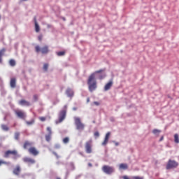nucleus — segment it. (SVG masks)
Instances as JSON below:
<instances>
[{"instance_id": "f257e3e1", "label": "nucleus", "mask_w": 179, "mask_h": 179, "mask_svg": "<svg viewBox=\"0 0 179 179\" xmlns=\"http://www.w3.org/2000/svg\"><path fill=\"white\" fill-rule=\"evenodd\" d=\"M101 72H104V70L101 69V70L96 71L94 73H92L89 76L87 80V85H88V89L91 93L92 92H94V90L97 89V81H96V74L101 73Z\"/></svg>"}, {"instance_id": "f03ea898", "label": "nucleus", "mask_w": 179, "mask_h": 179, "mask_svg": "<svg viewBox=\"0 0 179 179\" xmlns=\"http://www.w3.org/2000/svg\"><path fill=\"white\" fill-rule=\"evenodd\" d=\"M74 121L76 129L78 131H83L85 129V124L82 123L80 117H74Z\"/></svg>"}, {"instance_id": "7ed1b4c3", "label": "nucleus", "mask_w": 179, "mask_h": 179, "mask_svg": "<svg viewBox=\"0 0 179 179\" xmlns=\"http://www.w3.org/2000/svg\"><path fill=\"white\" fill-rule=\"evenodd\" d=\"M64 110L59 112V120L56 121V124H61L66 117V106H64Z\"/></svg>"}, {"instance_id": "20e7f679", "label": "nucleus", "mask_w": 179, "mask_h": 179, "mask_svg": "<svg viewBox=\"0 0 179 179\" xmlns=\"http://www.w3.org/2000/svg\"><path fill=\"white\" fill-rule=\"evenodd\" d=\"M178 167V162L176 160L169 159L166 164V170H171V169H177Z\"/></svg>"}, {"instance_id": "39448f33", "label": "nucleus", "mask_w": 179, "mask_h": 179, "mask_svg": "<svg viewBox=\"0 0 179 179\" xmlns=\"http://www.w3.org/2000/svg\"><path fill=\"white\" fill-rule=\"evenodd\" d=\"M35 51L36 52H41V54H48L50 52V49L48 48V45H45L42 48H40L38 45H36L35 47Z\"/></svg>"}, {"instance_id": "423d86ee", "label": "nucleus", "mask_w": 179, "mask_h": 179, "mask_svg": "<svg viewBox=\"0 0 179 179\" xmlns=\"http://www.w3.org/2000/svg\"><path fill=\"white\" fill-rule=\"evenodd\" d=\"M85 152L86 153L90 154L93 152V141L89 140L85 143Z\"/></svg>"}, {"instance_id": "0eeeda50", "label": "nucleus", "mask_w": 179, "mask_h": 179, "mask_svg": "<svg viewBox=\"0 0 179 179\" xmlns=\"http://www.w3.org/2000/svg\"><path fill=\"white\" fill-rule=\"evenodd\" d=\"M102 171H103L105 174H113V173H114V167L108 165H104L102 167Z\"/></svg>"}, {"instance_id": "6e6552de", "label": "nucleus", "mask_w": 179, "mask_h": 179, "mask_svg": "<svg viewBox=\"0 0 179 179\" xmlns=\"http://www.w3.org/2000/svg\"><path fill=\"white\" fill-rule=\"evenodd\" d=\"M22 160L24 163H27V164H29V166H31V164H36V159L29 157H24Z\"/></svg>"}, {"instance_id": "1a4fd4ad", "label": "nucleus", "mask_w": 179, "mask_h": 179, "mask_svg": "<svg viewBox=\"0 0 179 179\" xmlns=\"http://www.w3.org/2000/svg\"><path fill=\"white\" fill-rule=\"evenodd\" d=\"M28 152L29 155H32V156H38V155L40 154V152L38 151V150H37V148H36V147H30L28 149Z\"/></svg>"}, {"instance_id": "9d476101", "label": "nucleus", "mask_w": 179, "mask_h": 179, "mask_svg": "<svg viewBox=\"0 0 179 179\" xmlns=\"http://www.w3.org/2000/svg\"><path fill=\"white\" fill-rule=\"evenodd\" d=\"M15 115L21 120H24L26 118V113L23 110H15Z\"/></svg>"}, {"instance_id": "9b49d317", "label": "nucleus", "mask_w": 179, "mask_h": 179, "mask_svg": "<svg viewBox=\"0 0 179 179\" xmlns=\"http://www.w3.org/2000/svg\"><path fill=\"white\" fill-rule=\"evenodd\" d=\"M12 155L13 156H17V151L16 150H7L4 154V157L8 158Z\"/></svg>"}, {"instance_id": "f8f14e48", "label": "nucleus", "mask_w": 179, "mask_h": 179, "mask_svg": "<svg viewBox=\"0 0 179 179\" xmlns=\"http://www.w3.org/2000/svg\"><path fill=\"white\" fill-rule=\"evenodd\" d=\"M113 80H110L108 83H106L104 86V91L107 92L111 89L113 87Z\"/></svg>"}, {"instance_id": "ddd939ff", "label": "nucleus", "mask_w": 179, "mask_h": 179, "mask_svg": "<svg viewBox=\"0 0 179 179\" xmlns=\"http://www.w3.org/2000/svg\"><path fill=\"white\" fill-rule=\"evenodd\" d=\"M22 169L20 165H17L16 167L13 169V173L15 176H20Z\"/></svg>"}, {"instance_id": "4468645a", "label": "nucleus", "mask_w": 179, "mask_h": 179, "mask_svg": "<svg viewBox=\"0 0 179 179\" xmlns=\"http://www.w3.org/2000/svg\"><path fill=\"white\" fill-rule=\"evenodd\" d=\"M19 104L20 106H25L27 107H29L30 106V102L24 100V99H22L20 101H19Z\"/></svg>"}, {"instance_id": "2eb2a0df", "label": "nucleus", "mask_w": 179, "mask_h": 179, "mask_svg": "<svg viewBox=\"0 0 179 179\" xmlns=\"http://www.w3.org/2000/svg\"><path fill=\"white\" fill-rule=\"evenodd\" d=\"M10 86L13 89H15V87H16V78H13L10 79Z\"/></svg>"}, {"instance_id": "dca6fc26", "label": "nucleus", "mask_w": 179, "mask_h": 179, "mask_svg": "<svg viewBox=\"0 0 179 179\" xmlns=\"http://www.w3.org/2000/svg\"><path fill=\"white\" fill-rule=\"evenodd\" d=\"M66 94H67L69 97H73V90L71 88H68L66 90Z\"/></svg>"}, {"instance_id": "f3484780", "label": "nucleus", "mask_w": 179, "mask_h": 179, "mask_svg": "<svg viewBox=\"0 0 179 179\" xmlns=\"http://www.w3.org/2000/svg\"><path fill=\"white\" fill-rule=\"evenodd\" d=\"M33 143L30 141H25L23 145L24 149H27L28 148H31Z\"/></svg>"}, {"instance_id": "a211bd4d", "label": "nucleus", "mask_w": 179, "mask_h": 179, "mask_svg": "<svg viewBox=\"0 0 179 179\" xmlns=\"http://www.w3.org/2000/svg\"><path fill=\"white\" fill-rule=\"evenodd\" d=\"M128 164H120L119 165V170H128Z\"/></svg>"}, {"instance_id": "6ab92c4d", "label": "nucleus", "mask_w": 179, "mask_h": 179, "mask_svg": "<svg viewBox=\"0 0 179 179\" xmlns=\"http://www.w3.org/2000/svg\"><path fill=\"white\" fill-rule=\"evenodd\" d=\"M34 23H35V31L36 33H38L40 31V26L38 25V23H37V19L36 17H34Z\"/></svg>"}, {"instance_id": "aec40b11", "label": "nucleus", "mask_w": 179, "mask_h": 179, "mask_svg": "<svg viewBox=\"0 0 179 179\" xmlns=\"http://www.w3.org/2000/svg\"><path fill=\"white\" fill-rule=\"evenodd\" d=\"M6 51V50L5 48L0 50V64H2V57L3 56V54H5Z\"/></svg>"}, {"instance_id": "412c9836", "label": "nucleus", "mask_w": 179, "mask_h": 179, "mask_svg": "<svg viewBox=\"0 0 179 179\" xmlns=\"http://www.w3.org/2000/svg\"><path fill=\"white\" fill-rule=\"evenodd\" d=\"M174 142L175 143H179V136L177 134L174 135Z\"/></svg>"}, {"instance_id": "4be33fe9", "label": "nucleus", "mask_w": 179, "mask_h": 179, "mask_svg": "<svg viewBox=\"0 0 179 179\" xmlns=\"http://www.w3.org/2000/svg\"><path fill=\"white\" fill-rule=\"evenodd\" d=\"M162 132V131L157 129H155L152 131V133L154 134V135H157V136H159V134H160Z\"/></svg>"}, {"instance_id": "5701e85b", "label": "nucleus", "mask_w": 179, "mask_h": 179, "mask_svg": "<svg viewBox=\"0 0 179 179\" xmlns=\"http://www.w3.org/2000/svg\"><path fill=\"white\" fill-rule=\"evenodd\" d=\"M9 64L10 66H15L16 65V62L14 59H10L9 61Z\"/></svg>"}, {"instance_id": "b1692460", "label": "nucleus", "mask_w": 179, "mask_h": 179, "mask_svg": "<svg viewBox=\"0 0 179 179\" xmlns=\"http://www.w3.org/2000/svg\"><path fill=\"white\" fill-rule=\"evenodd\" d=\"M1 128L3 131H9V127L6 124H2Z\"/></svg>"}, {"instance_id": "393cba45", "label": "nucleus", "mask_w": 179, "mask_h": 179, "mask_svg": "<svg viewBox=\"0 0 179 179\" xmlns=\"http://www.w3.org/2000/svg\"><path fill=\"white\" fill-rule=\"evenodd\" d=\"M51 135L52 134L45 135V141H47V142H50V141H51Z\"/></svg>"}, {"instance_id": "a878e982", "label": "nucleus", "mask_w": 179, "mask_h": 179, "mask_svg": "<svg viewBox=\"0 0 179 179\" xmlns=\"http://www.w3.org/2000/svg\"><path fill=\"white\" fill-rule=\"evenodd\" d=\"M63 143L66 145V143H69V137H66L63 138Z\"/></svg>"}, {"instance_id": "bb28decb", "label": "nucleus", "mask_w": 179, "mask_h": 179, "mask_svg": "<svg viewBox=\"0 0 179 179\" xmlns=\"http://www.w3.org/2000/svg\"><path fill=\"white\" fill-rule=\"evenodd\" d=\"M57 55L58 57H63V55H65V51L57 52Z\"/></svg>"}, {"instance_id": "cd10ccee", "label": "nucleus", "mask_w": 179, "mask_h": 179, "mask_svg": "<svg viewBox=\"0 0 179 179\" xmlns=\"http://www.w3.org/2000/svg\"><path fill=\"white\" fill-rule=\"evenodd\" d=\"M43 71H45V72H47V71H48V64H44Z\"/></svg>"}, {"instance_id": "c85d7f7f", "label": "nucleus", "mask_w": 179, "mask_h": 179, "mask_svg": "<svg viewBox=\"0 0 179 179\" xmlns=\"http://www.w3.org/2000/svg\"><path fill=\"white\" fill-rule=\"evenodd\" d=\"M46 131L48 132V135H52V131L51 130V127H47Z\"/></svg>"}, {"instance_id": "c756f323", "label": "nucleus", "mask_w": 179, "mask_h": 179, "mask_svg": "<svg viewBox=\"0 0 179 179\" xmlns=\"http://www.w3.org/2000/svg\"><path fill=\"white\" fill-rule=\"evenodd\" d=\"M27 125H33L34 124V120H31V121H27L26 122Z\"/></svg>"}, {"instance_id": "7c9ffc66", "label": "nucleus", "mask_w": 179, "mask_h": 179, "mask_svg": "<svg viewBox=\"0 0 179 179\" xmlns=\"http://www.w3.org/2000/svg\"><path fill=\"white\" fill-rule=\"evenodd\" d=\"M19 136H20V133L16 132V133L15 134V139H16V141H18Z\"/></svg>"}, {"instance_id": "2f4dec72", "label": "nucleus", "mask_w": 179, "mask_h": 179, "mask_svg": "<svg viewBox=\"0 0 179 179\" xmlns=\"http://www.w3.org/2000/svg\"><path fill=\"white\" fill-rule=\"evenodd\" d=\"M110 135H111V133H110V132H108V133L106 134L105 139H106V141H108V139H110Z\"/></svg>"}, {"instance_id": "473e14b6", "label": "nucleus", "mask_w": 179, "mask_h": 179, "mask_svg": "<svg viewBox=\"0 0 179 179\" xmlns=\"http://www.w3.org/2000/svg\"><path fill=\"white\" fill-rule=\"evenodd\" d=\"M107 143H108V140H106V138H104V141L102 143V146H106V145H107Z\"/></svg>"}, {"instance_id": "72a5a7b5", "label": "nucleus", "mask_w": 179, "mask_h": 179, "mask_svg": "<svg viewBox=\"0 0 179 179\" xmlns=\"http://www.w3.org/2000/svg\"><path fill=\"white\" fill-rule=\"evenodd\" d=\"M2 164H9V162H6L3 160H0V166H2Z\"/></svg>"}, {"instance_id": "f704fd0d", "label": "nucleus", "mask_w": 179, "mask_h": 179, "mask_svg": "<svg viewBox=\"0 0 179 179\" xmlns=\"http://www.w3.org/2000/svg\"><path fill=\"white\" fill-rule=\"evenodd\" d=\"M94 136L96 138H99L100 136V133H99V131H96L94 134Z\"/></svg>"}, {"instance_id": "c9c22d12", "label": "nucleus", "mask_w": 179, "mask_h": 179, "mask_svg": "<svg viewBox=\"0 0 179 179\" xmlns=\"http://www.w3.org/2000/svg\"><path fill=\"white\" fill-rule=\"evenodd\" d=\"M38 40L39 41H43V34H41L38 36Z\"/></svg>"}, {"instance_id": "e433bc0d", "label": "nucleus", "mask_w": 179, "mask_h": 179, "mask_svg": "<svg viewBox=\"0 0 179 179\" xmlns=\"http://www.w3.org/2000/svg\"><path fill=\"white\" fill-rule=\"evenodd\" d=\"M40 121L44 122L47 118L45 117H39Z\"/></svg>"}, {"instance_id": "4c0bfd02", "label": "nucleus", "mask_w": 179, "mask_h": 179, "mask_svg": "<svg viewBox=\"0 0 179 179\" xmlns=\"http://www.w3.org/2000/svg\"><path fill=\"white\" fill-rule=\"evenodd\" d=\"M132 178H133V179H143V177H141V176H133Z\"/></svg>"}, {"instance_id": "58836bf2", "label": "nucleus", "mask_w": 179, "mask_h": 179, "mask_svg": "<svg viewBox=\"0 0 179 179\" xmlns=\"http://www.w3.org/2000/svg\"><path fill=\"white\" fill-rule=\"evenodd\" d=\"M106 76V74H103V75H101L99 76V79L101 80V79H104V77Z\"/></svg>"}, {"instance_id": "ea45409f", "label": "nucleus", "mask_w": 179, "mask_h": 179, "mask_svg": "<svg viewBox=\"0 0 179 179\" xmlns=\"http://www.w3.org/2000/svg\"><path fill=\"white\" fill-rule=\"evenodd\" d=\"M94 104L95 106H100V103H99V102H97V101H94Z\"/></svg>"}, {"instance_id": "a19ab883", "label": "nucleus", "mask_w": 179, "mask_h": 179, "mask_svg": "<svg viewBox=\"0 0 179 179\" xmlns=\"http://www.w3.org/2000/svg\"><path fill=\"white\" fill-rule=\"evenodd\" d=\"M37 99H38L37 95H34V99L35 100V101H37Z\"/></svg>"}, {"instance_id": "79ce46f5", "label": "nucleus", "mask_w": 179, "mask_h": 179, "mask_svg": "<svg viewBox=\"0 0 179 179\" xmlns=\"http://www.w3.org/2000/svg\"><path fill=\"white\" fill-rule=\"evenodd\" d=\"M163 139H164V137L162 136L160 139H159V142H162V141H163Z\"/></svg>"}, {"instance_id": "37998d69", "label": "nucleus", "mask_w": 179, "mask_h": 179, "mask_svg": "<svg viewBox=\"0 0 179 179\" xmlns=\"http://www.w3.org/2000/svg\"><path fill=\"white\" fill-rule=\"evenodd\" d=\"M88 166H89V167H92L93 165L92 164V163H89Z\"/></svg>"}, {"instance_id": "c03bdc74", "label": "nucleus", "mask_w": 179, "mask_h": 179, "mask_svg": "<svg viewBox=\"0 0 179 179\" xmlns=\"http://www.w3.org/2000/svg\"><path fill=\"white\" fill-rule=\"evenodd\" d=\"M87 101V103H89L90 101V99L88 98Z\"/></svg>"}, {"instance_id": "a18cd8bd", "label": "nucleus", "mask_w": 179, "mask_h": 179, "mask_svg": "<svg viewBox=\"0 0 179 179\" xmlns=\"http://www.w3.org/2000/svg\"><path fill=\"white\" fill-rule=\"evenodd\" d=\"M73 110L74 111H76L77 108H73Z\"/></svg>"}, {"instance_id": "49530a36", "label": "nucleus", "mask_w": 179, "mask_h": 179, "mask_svg": "<svg viewBox=\"0 0 179 179\" xmlns=\"http://www.w3.org/2000/svg\"><path fill=\"white\" fill-rule=\"evenodd\" d=\"M120 145L118 143H115V146H118Z\"/></svg>"}, {"instance_id": "de8ad7c7", "label": "nucleus", "mask_w": 179, "mask_h": 179, "mask_svg": "<svg viewBox=\"0 0 179 179\" xmlns=\"http://www.w3.org/2000/svg\"><path fill=\"white\" fill-rule=\"evenodd\" d=\"M22 1H27V0H22Z\"/></svg>"}]
</instances>
